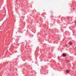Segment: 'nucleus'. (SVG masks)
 Listing matches in <instances>:
<instances>
[{
	"instance_id": "obj_1",
	"label": "nucleus",
	"mask_w": 76,
	"mask_h": 76,
	"mask_svg": "<svg viewBox=\"0 0 76 76\" xmlns=\"http://www.w3.org/2000/svg\"><path fill=\"white\" fill-rule=\"evenodd\" d=\"M66 56H67V55H66V54L65 53H63L62 54V56L63 57H66Z\"/></svg>"
},
{
	"instance_id": "obj_2",
	"label": "nucleus",
	"mask_w": 76,
	"mask_h": 76,
	"mask_svg": "<svg viewBox=\"0 0 76 76\" xmlns=\"http://www.w3.org/2000/svg\"><path fill=\"white\" fill-rule=\"evenodd\" d=\"M69 72H70V71L68 69L66 71V73H69Z\"/></svg>"
},
{
	"instance_id": "obj_3",
	"label": "nucleus",
	"mask_w": 76,
	"mask_h": 76,
	"mask_svg": "<svg viewBox=\"0 0 76 76\" xmlns=\"http://www.w3.org/2000/svg\"><path fill=\"white\" fill-rule=\"evenodd\" d=\"M69 44L70 45H72V42H69Z\"/></svg>"
},
{
	"instance_id": "obj_4",
	"label": "nucleus",
	"mask_w": 76,
	"mask_h": 76,
	"mask_svg": "<svg viewBox=\"0 0 76 76\" xmlns=\"http://www.w3.org/2000/svg\"><path fill=\"white\" fill-rule=\"evenodd\" d=\"M75 23L76 24V21H75Z\"/></svg>"
},
{
	"instance_id": "obj_5",
	"label": "nucleus",
	"mask_w": 76,
	"mask_h": 76,
	"mask_svg": "<svg viewBox=\"0 0 76 76\" xmlns=\"http://www.w3.org/2000/svg\"><path fill=\"white\" fill-rule=\"evenodd\" d=\"M66 46H67V44H66Z\"/></svg>"
},
{
	"instance_id": "obj_6",
	"label": "nucleus",
	"mask_w": 76,
	"mask_h": 76,
	"mask_svg": "<svg viewBox=\"0 0 76 76\" xmlns=\"http://www.w3.org/2000/svg\"><path fill=\"white\" fill-rule=\"evenodd\" d=\"M53 16H52L53 17Z\"/></svg>"
},
{
	"instance_id": "obj_7",
	"label": "nucleus",
	"mask_w": 76,
	"mask_h": 76,
	"mask_svg": "<svg viewBox=\"0 0 76 76\" xmlns=\"http://www.w3.org/2000/svg\"><path fill=\"white\" fill-rule=\"evenodd\" d=\"M75 26H76V25H75Z\"/></svg>"
}]
</instances>
